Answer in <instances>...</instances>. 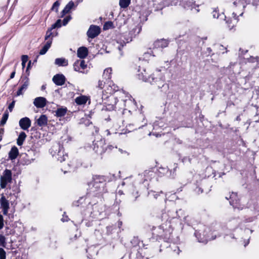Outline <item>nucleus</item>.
<instances>
[{
  "instance_id": "f257e3e1",
  "label": "nucleus",
  "mask_w": 259,
  "mask_h": 259,
  "mask_svg": "<svg viewBox=\"0 0 259 259\" xmlns=\"http://www.w3.org/2000/svg\"><path fill=\"white\" fill-rule=\"evenodd\" d=\"M148 82L151 84H155L158 88H163L162 92H166L168 89V85L165 83V76L161 70L156 69L152 74L148 76Z\"/></svg>"
},
{
  "instance_id": "f03ea898",
  "label": "nucleus",
  "mask_w": 259,
  "mask_h": 259,
  "mask_svg": "<svg viewBox=\"0 0 259 259\" xmlns=\"http://www.w3.org/2000/svg\"><path fill=\"white\" fill-rule=\"evenodd\" d=\"M105 179L104 176L95 175L92 180L88 182L90 191L93 193H101L104 188Z\"/></svg>"
},
{
  "instance_id": "7ed1b4c3",
  "label": "nucleus",
  "mask_w": 259,
  "mask_h": 259,
  "mask_svg": "<svg viewBox=\"0 0 259 259\" xmlns=\"http://www.w3.org/2000/svg\"><path fill=\"white\" fill-rule=\"evenodd\" d=\"M50 151L52 156L61 162L65 161L68 157L67 154L64 153L63 147L59 144L54 145Z\"/></svg>"
},
{
  "instance_id": "20e7f679",
  "label": "nucleus",
  "mask_w": 259,
  "mask_h": 259,
  "mask_svg": "<svg viewBox=\"0 0 259 259\" xmlns=\"http://www.w3.org/2000/svg\"><path fill=\"white\" fill-rule=\"evenodd\" d=\"M12 181V173L11 170L6 169L0 177V186L2 189L6 188L7 185Z\"/></svg>"
},
{
  "instance_id": "39448f33",
  "label": "nucleus",
  "mask_w": 259,
  "mask_h": 259,
  "mask_svg": "<svg viewBox=\"0 0 259 259\" xmlns=\"http://www.w3.org/2000/svg\"><path fill=\"white\" fill-rule=\"evenodd\" d=\"M168 45V41L166 39H161L155 41L153 44V50H151V49H150L148 51H147V52L145 53V58H146L148 55H151L152 56H155V55L154 54L155 52L154 51L155 49H163L164 48L167 47Z\"/></svg>"
},
{
  "instance_id": "423d86ee",
  "label": "nucleus",
  "mask_w": 259,
  "mask_h": 259,
  "mask_svg": "<svg viewBox=\"0 0 259 259\" xmlns=\"http://www.w3.org/2000/svg\"><path fill=\"white\" fill-rule=\"evenodd\" d=\"M112 69L111 68H108L104 70L103 72V78L106 79L107 84H108L109 87H110V89H108L110 92V93H112L113 92H115L118 90V87L113 83V82L109 79L111 78Z\"/></svg>"
},
{
  "instance_id": "0eeeda50",
  "label": "nucleus",
  "mask_w": 259,
  "mask_h": 259,
  "mask_svg": "<svg viewBox=\"0 0 259 259\" xmlns=\"http://www.w3.org/2000/svg\"><path fill=\"white\" fill-rule=\"evenodd\" d=\"M93 150L99 155H102L105 152V141L100 140L94 142Z\"/></svg>"
},
{
  "instance_id": "6e6552de",
  "label": "nucleus",
  "mask_w": 259,
  "mask_h": 259,
  "mask_svg": "<svg viewBox=\"0 0 259 259\" xmlns=\"http://www.w3.org/2000/svg\"><path fill=\"white\" fill-rule=\"evenodd\" d=\"M100 28L96 25H92L87 31V35L89 38H94L100 33Z\"/></svg>"
},
{
  "instance_id": "1a4fd4ad",
  "label": "nucleus",
  "mask_w": 259,
  "mask_h": 259,
  "mask_svg": "<svg viewBox=\"0 0 259 259\" xmlns=\"http://www.w3.org/2000/svg\"><path fill=\"white\" fill-rule=\"evenodd\" d=\"M130 35V33L128 34H125L121 36L119 40L117 41V43L120 44V45L118 47V49L119 51L121 50L122 48L126 43H128L132 40V37Z\"/></svg>"
},
{
  "instance_id": "9d476101",
  "label": "nucleus",
  "mask_w": 259,
  "mask_h": 259,
  "mask_svg": "<svg viewBox=\"0 0 259 259\" xmlns=\"http://www.w3.org/2000/svg\"><path fill=\"white\" fill-rule=\"evenodd\" d=\"M87 67L84 60H77L73 64V69L75 71L84 73L83 71Z\"/></svg>"
},
{
  "instance_id": "9b49d317",
  "label": "nucleus",
  "mask_w": 259,
  "mask_h": 259,
  "mask_svg": "<svg viewBox=\"0 0 259 259\" xmlns=\"http://www.w3.org/2000/svg\"><path fill=\"white\" fill-rule=\"evenodd\" d=\"M137 76L139 79H141L144 81L147 82L148 74L146 68L144 67L139 66L138 70Z\"/></svg>"
},
{
  "instance_id": "f8f14e48",
  "label": "nucleus",
  "mask_w": 259,
  "mask_h": 259,
  "mask_svg": "<svg viewBox=\"0 0 259 259\" xmlns=\"http://www.w3.org/2000/svg\"><path fill=\"white\" fill-rule=\"evenodd\" d=\"M0 204L1 208H2L3 210V214L5 215H8V210L10 208L9 202L3 195L0 199Z\"/></svg>"
},
{
  "instance_id": "ddd939ff",
  "label": "nucleus",
  "mask_w": 259,
  "mask_h": 259,
  "mask_svg": "<svg viewBox=\"0 0 259 259\" xmlns=\"http://www.w3.org/2000/svg\"><path fill=\"white\" fill-rule=\"evenodd\" d=\"M61 27V20L58 19L57 21L53 24L51 27L48 28V30L46 32V34L45 36V39H48V38H50L52 36H54L53 33L52 32V30L56 28H60Z\"/></svg>"
},
{
  "instance_id": "4468645a",
  "label": "nucleus",
  "mask_w": 259,
  "mask_h": 259,
  "mask_svg": "<svg viewBox=\"0 0 259 259\" xmlns=\"http://www.w3.org/2000/svg\"><path fill=\"white\" fill-rule=\"evenodd\" d=\"M31 120L27 117L21 118L19 122V126L23 130H28L31 126Z\"/></svg>"
},
{
  "instance_id": "2eb2a0df",
  "label": "nucleus",
  "mask_w": 259,
  "mask_h": 259,
  "mask_svg": "<svg viewBox=\"0 0 259 259\" xmlns=\"http://www.w3.org/2000/svg\"><path fill=\"white\" fill-rule=\"evenodd\" d=\"M53 81L57 85H62L65 83L66 78L62 74H57L53 77Z\"/></svg>"
},
{
  "instance_id": "dca6fc26",
  "label": "nucleus",
  "mask_w": 259,
  "mask_h": 259,
  "mask_svg": "<svg viewBox=\"0 0 259 259\" xmlns=\"http://www.w3.org/2000/svg\"><path fill=\"white\" fill-rule=\"evenodd\" d=\"M248 3V0H233V7L243 10Z\"/></svg>"
},
{
  "instance_id": "f3484780",
  "label": "nucleus",
  "mask_w": 259,
  "mask_h": 259,
  "mask_svg": "<svg viewBox=\"0 0 259 259\" xmlns=\"http://www.w3.org/2000/svg\"><path fill=\"white\" fill-rule=\"evenodd\" d=\"M47 100L44 97H37L33 101V104L37 108H44L46 105Z\"/></svg>"
},
{
  "instance_id": "a211bd4d",
  "label": "nucleus",
  "mask_w": 259,
  "mask_h": 259,
  "mask_svg": "<svg viewBox=\"0 0 259 259\" xmlns=\"http://www.w3.org/2000/svg\"><path fill=\"white\" fill-rule=\"evenodd\" d=\"M54 36H52L50 38H48V39H45L47 40L46 44L42 47V48L39 51V54L41 55L45 54L48 51L49 49L51 47V44L52 43V39Z\"/></svg>"
},
{
  "instance_id": "6ab92c4d",
  "label": "nucleus",
  "mask_w": 259,
  "mask_h": 259,
  "mask_svg": "<svg viewBox=\"0 0 259 259\" xmlns=\"http://www.w3.org/2000/svg\"><path fill=\"white\" fill-rule=\"evenodd\" d=\"M88 54V49L84 47H80L77 51V57L81 59L85 58Z\"/></svg>"
},
{
  "instance_id": "aec40b11",
  "label": "nucleus",
  "mask_w": 259,
  "mask_h": 259,
  "mask_svg": "<svg viewBox=\"0 0 259 259\" xmlns=\"http://www.w3.org/2000/svg\"><path fill=\"white\" fill-rule=\"evenodd\" d=\"M227 199H229V198L226 197ZM237 194L234 193H232L229 197V199H230V204L232 205L235 208H239L238 206V202L237 200Z\"/></svg>"
},
{
  "instance_id": "412c9836",
  "label": "nucleus",
  "mask_w": 259,
  "mask_h": 259,
  "mask_svg": "<svg viewBox=\"0 0 259 259\" xmlns=\"http://www.w3.org/2000/svg\"><path fill=\"white\" fill-rule=\"evenodd\" d=\"M212 15L213 18L219 19L224 20L226 18V16L223 13H220L218 8H213L212 12Z\"/></svg>"
},
{
  "instance_id": "4be33fe9",
  "label": "nucleus",
  "mask_w": 259,
  "mask_h": 259,
  "mask_svg": "<svg viewBox=\"0 0 259 259\" xmlns=\"http://www.w3.org/2000/svg\"><path fill=\"white\" fill-rule=\"evenodd\" d=\"M19 154V151L16 146H13L9 153V158L13 160L15 159Z\"/></svg>"
},
{
  "instance_id": "5701e85b",
  "label": "nucleus",
  "mask_w": 259,
  "mask_h": 259,
  "mask_svg": "<svg viewBox=\"0 0 259 259\" xmlns=\"http://www.w3.org/2000/svg\"><path fill=\"white\" fill-rule=\"evenodd\" d=\"M29 79L28 78L25 77V80L23 82V84L22 86L19 88V89L18 90L17 92V95L20 96L21 95L23 94V91L26 90L29 85Z\"/></svg>"
},
{
  "instance_id": "b1692460",
  "label": "nucleus",
  "mask_w": 259,
  "mask_h": 259,
  "mask_svg": "<svg viewBox=\"0 0 259 259\" xmlns=\"http://www.w3.org/2000/svg\"><path fill=\"white\" fill-rule=\"evenodd\" d=\"M36 123L39 126H44L47 124L48 118L46 115L42 114L37 120Z\"/></svg>"
},
{
  "instance_id": "393cba45",
  "label": "nucleus",
  "mask_w": 259,
  "mask_h": 259,
  "mask_svg": "<svg viewBox=\"0 0 259 259\" xmlns=\"http://www.w3.org/2000/svg\"><path fill=\"white\" fill-rule=\"evenodd\" d=\"M74 6V3L72 1L69 2L61 12V17L68 13Z\"/></svg>"
},
{
  "instance_id": "a878e982",
  "label": "nucleus",
  "mask_w": 259,
  "mask_h": 259,
  "mask_svg": "<svg viewBox=\"0 0 259 259\" xmlns=\"http://www.w3.org/2000/svg\"><path fill=\"white\" fill-rule=\"evenodd\" d=\"M55 63L59 66H66L68 65V60L63 58H57Z\"/></svg>"
},
{
  "instance_id": "bb28decb",
  "label": "nucleus",
  "mask_w": 259,
  "mask_h": 259,
  "mask_svg": "<svg viewBox=\"0 0 259 259\" xmlns=\"http://www.w3.org/2000/svg\"><path fill=\"white\" fill-rule=\"evenodd\" d=\"M26 134L22 132L20 133L17 139V144L18 146H22L23 144L24 141H25L26 138Z\"/></svg>"
},
{
  "instance_id": "cd10ccee",
  "label": "nucleus",
  "mask_w": 259,
  "mask_h": 259,
  "mask_svg": "<svg viewBox=\"0 0 259 259\" xmlns=\"http://www.w3.org/2000/svg\"><path fill=\"white\" fill-rule=\"evenodd\" d=\"M67 108H59L57 109L55 111V115L58 117H61L64 116L67 112Z\"/></svg>"
},
{
  "instance_id": "c85d7f7f",
  "label": "nucleus",
  "mask_w": 259,
  "mask_h": 259,
  "mask_svg": "<svg viewBox=\"0 0 259 259\" xmlns=\"http://www.w3.org/2000/svg\"><path fill=\"white\" fill-rule=\"evenodd\" d=\"M87 98L84 96H81L75 99V102L78 105H83L87 103Z\"/></svg>"
},
{
  "instance_id": "c756f323",
  "label": "nucleus",
  "mask_w": 259,
  "mask_h": 259,
  "mask_svg": "<svg viewBox=\"0 0 259 259\" xmlns=\"http://www.w3.org/2000/svg\"><path fill=\"white\" fill-rule=\"evenodd\" d=\"M8 117H9V113H8V111L6 110L5 112V113H4L2 118V120L1 121V123H0L1 126H3L6 124Z\"/></svg>"
},
{
  "instance_id": "7c9ffc66",
  "label": "nucleus",
  "mask_w": 259,
  "mask_h": 259,
  "mask_svg": "<svg viewBox=\"0 0 259 259\" xmlns=\"http://www.w3.org/2000/svg\"><path fill=\"white\" fill-rule=\"evenodd\" d=\"M131 2V0H119V6L121 8H127Z\"/></svg>"
},
{
  "instance_id": "2f4dec72",
  "label": "nucleus",
  "mask_w": 259,
  "mask_h": 259,
  "mask_svg": "<svg viewBox=\"0 0 259 259\" xmlns=\"http://www.w3.org/2000/svg\"><path fill=\"white\" fill-rule=\"evenodd\" d=\"M60 3H59V1H57L55 2L51 8V10L54 11L56 12H57L58 11V8L60 6Z\"/></svg>"
},
{
  "instance_id": "473e14b6",
  "label": "nucleus",
  "mask_w": 259,
  "mask_h": 259,
  "mask_svg": "<svg viewBox=\"0 0 259 259\" xmlns=\"http://www.w3.org/2000/svg\"><path fill=\"white\" fill-rule=\"evenodd\" d=\"M113 22L111 21L106 22L103 26V29L107 30L113 27Z\"/></svg>"
},
{
  "instance_id": "72a5a7b5",
  "label": "nucleus",
  "mask_w": 259,
  "mask_h": 259,
  "mask_svg": "<svg viewBox=\"0 0 259 259\" xmlns=\"http://www.w3.org/2000/svg\"><path fill=\"white\" fill-rule=\"evenodd\" d=\"M0 246L4 247L6 246V238L2 234H0Z\"/></svg>"
},
{
  "instance_id": "f704fd0d",
  "label": "nucleus",
  "mask_w": 259,
  "mask_h": 259,
  "mask_svg": "<svg viewBox=\"0 0 259 259\" xmlns=\"http://www.w3.org/2000/svg\"><path fill=\"white\" fill-rule=\"evenodd\" d=\"M28 61V56L27 55L22 56V66L24 68L25 66V64Z\"/></svg>"
},
{
  "instance_id": "c9c22d12",
  "label": "nucleus",
  "mask_w": 259,
  "mask_h": 259,
  "mask_svg": "<svg viewBox=\"0 0 259 259\" xmlns=\"http://www.w3.org/2000/svg\"><path fill=\"white\" fill-rule=\"evenodd\" d=\"M6 251L2 248H0V259H6Z\"/></svg>"
},
{
  "instance_id": "e433bc0d",
  "label": "nucleus",
  "mask_w": 259,
  "mask_h": 259,
  "mask_svg": "<svg viewBox=\"0 0 259 259\" xmlns=\"http://www.w3.org/2000/svg\"><path fill=\"white\" fill-rule=\"evenodd\" d=\"M71 19V17L70 16H68L66 17L63 20V21H62L63 25L64 26L66 25L68 23V22Z\"/></svg>"
},
{
  "instance_id": "4c0bfd02",
  "label": "nucleus",
  "mask_w": 259,
  "mask_h": 259,
  "mask_svg": "<svg viewBox=\"0 0 259 259\" xmlns=\"http://www.w3.org/2000/svg\"><path fill=\"white\" fill-rule=\"evenodd\" d=\"M106 83L103 80H99L98 82V87L100 89H102Z\"/></svg>"
},
{
  "instance_id": "58836bf2",
  "label": "nucleus",
  "mask_w": 259,
  "mask_h": 259,
  "mask_svg": "<svg viewBox=\"0 0 259 259\" xmlns=\"http://www.w3.org/2000/svg\"><path fill=\"white\" fill-rule=\"evenodd\" d=\"M4 226L3 216L0 214V230L2 229Z\"/></svg>"
},
{
  "instance_id": "ea45409f",
  "label": "nucleus",
  "mask_w": 259,
  "mask_h": 259,
  "mask_svg": "<svg viewBox=\"0 0 259 259\" xmlns=\"http://www.w3.org/2000/svg\"><path fill=\"white\" fill-rule=\"evenodd\" d=\"M195 235H196V237L198 239V240L199 242H202V243H206L207 242V239H201V238H199L198 237V233H195Z\"/></svg>"
},
{
  "instance_id": "a19ab883",
  "label": "nucleus",
  "mask_w": 259,
  "mask_h": 259,
  "mask_svg": "<svg viewBox=\"0 0 259 259\" xmlns=\"http://www.w3.org/2000/svg\"><path fill=\"white\" fill-rule=\"evenodd\" d=\"M15 101L14 100L10 104L8 107V109L9 110L10 112H12L14 106H15Z\"/></svg>"
},
{
  "instance_id": "79ce46f5",
  "label": "nucleus",
  "mask_w": 259,
  "mask_h": 259,
  "mask_svg": "<svg viewBox=\"0 0 259 259\" xmlns=\"http://www.w3.org/2000/svg\"><path fill=\"white\" fill-rule=\"evenodd\" d=\"M80 236V235L79 234V235H78L77 234H74L73 237H70V241L69 242V243H70V242H72L73 241H74V240H76L77 238Z\"/></svg>"
},
{
  "instance_id": "37998d69",
  "label": "nucleus",
  "mask_w": 259,
  "mask_h": 259,
  "mask_svg": "<svg viewBox=\"0 0 259 259\" xmlns=\"http://www.w3.org/2000/svg\"><path fill=\"white\" fill-rule=\"evenodd\" d=\"M113 148V147L112 145H109L108 146H105V151L109 150L111 151Z\"/></svg>"
},
{
  "instance_id": "c03bdc74",
  "label": "nucleus",
  "mask_w": 259,
  "mask_h": 259,
  "mask_svg": "<svg viewBox=\"0 0 259 259\" xmlns=\"http://www.w3.org/2000/svg\"><path fill=\"white\" fill-rule=\"evenodd\" d=\"M259 3V0H252V2H251L253 6H257V4Z\"/></svg>"
},
{
  "instance_id": "a18cd8bd",
  "label": "nucleus",
  "mask_w": 259,
  "mask_h": 259,
  "mask_svg": "<svg viewBox=\"0 0 259 259\" xmlns=\"http://www.w3.org/2000/svg\"><path fill=\"white\" fill-rule=\"evenodd\" d=\"M152 194L154 197L155 198H157V196H158V194H155V192H151V193H149V194L150 195V194Z\"/></svg>"
},
{
  "instance_id": "49530a36",
  "label": "nucleus",
  "mask_w": 259,
  "mask_h": 259,
  "mask_svg": "<svg viewBox=\"0 0 259 259\" xmlns=\"http://www.w3.org/2000/svg\"><path fill=\"white\" fill-rule=\"evenodd\" d=\"M4 134V128H0V136L3 137Z\"/></svg>"
},
{
  "instance_id": "de8ad7c7",
  "label": "nucleus",
  "mask_w": 259,
  "mask_h": 259,
  "mask_svg": "<svg viewBox=\"0 0 259 259\" xmlns=\"http://www.w3.org/2000/svg\"><path fill=\"white\" fill-rule=\"evenodd\" d=\"M15 70H14V71H13L11 73V74L10 75V78L11 79L13 78L14 77V76H15Z\"/></svg>"
},
{
  "instance_id": "09e8293b",
  "label": "nucleus",
  "mask_w": 259,
  "mask_h": 259,
  "mask_svg": "<svg viewBox=\"0 0 259 259\" xmlns=\"http://www.w3.org/2000/svg\"><path fill=\"white\" fill-rule=\"evenodd\" d=\"M232 15H233V18H234L233 20H234V21H236V22H237V19H236V16H237V14H236V13H235V12H233V14H232Z\"/></svg>"
},
{
  "instance_id": "8fccbe9b",
  "label": "nucleus",
  "mask_w": 259,
  "mask_h": 259,
  "mask_svg": "<svg viewBox=\"0 0 259 259\" xmlns=\"http://www.w3.org/2000/svg\"><path fill=\"white\" fill-rule=\"evenodd\" d=\"M174 251L175 252H176V253L177 254H179V253H180V249H179V247H177V249H174Z\"/></svg>"
},
{
  "instance_id": "3c124183",
  "label": "nucleus",
  "mask_w": 259,
  "mask_h": 259,
  "mask_svg": "<svg viewBox=\"0 0 259 259\" xmlns=\"http://www.w3.org/2000/svg\"><path fill=\"white\" fill-rule=\"evenodd\" d=\"M182 211V210L181 209H180L179 211H177V216L179 218L181 217L180 215V213Z\"/></svg>"
},
{
  "instance_id": "603ef678",
  "label": "nucleus",
  "mask_w": 259,
  "mask_h": 259,
  "mask_svg": "<svg viewBox=\"0 0 259 259\" xmlns=\"http://www.w3.org/2000/svg\"><path fill=\"white\" fill-rule=\"evenodd\" d=\"M149 172H150L149 171H147V170L145 171V172H144V176H145L146 174H148Z\"/></svg>"
},
{
  "instance_id": "864d4df0",
  "label": "nucleus",
  "mask_w": 259,
  "mask_h": 259,
  "mask_svg": "<svg viewBox=\"0 0 259 259\" xmlns=\"http://www.w3.org/2000/svg\"><path fill=\"white\" fill-rule=\"evenodd\" d=\"M236 120H237V121H240L241 120L240 119V117L239 116H238L236 118Z\"/></svg>"
},
{
  "instance_id": "5fc2aeb1",
  "label": "nucleus",
  "mask_w": 259,
  "mask_h": 259,
  "mask_svg": "<svg viewBox=\"0 0 259 259\" xmlns=\"http://www.w3.org/2000/svg\"><path fill=\"white\" fill-rule=\"evenodd\" d=\"M220 49L221 50H223L224 49L223 46H222V45H220Z\"/></svg>"
},
{
  "instance_id": "6e6d98bb",
  "label": "nucleus",
  "mask_w": 259,
  "mask_h": 259,
  "mask_svg": "<svg viewBox=\"0 0 259 259\" xmlns=\"http://www.w3.org/2000/svg\"><path fill=\"white\" fill-rule=\"evenodd\" d=\"M207 51H208L209 53H210V52H211V49H210V48H207Z\"/></svg>"
},
{
  "instance_id": "4d7b16f0",
  "label": "nucleus",
  "mask_w": 259,
  "mask_h": 259,
  "mask_svg": "<svg viewBox=\"0 0 259 259\" xmlns=\"http://www.w3.org/2000/svg\"><path fill=\"white\" fill-rule=\"evenodd\" d=\"M30 61L29 62V63H28V64L27 69H28V68L30 67Z\"/></svg>"
},
{
  "instance_id": "13d9d810",
  "label": "nucleus",
  "mask_w": 259,
  "mask_h": 259,
  "mask_svg": "<svg viewBox=\"0 0 259 259\" xmlns=\"http://www.w3.org/2000/svg\"><path fill=\"white\" fill-rule=\"evenodd\" d=\"M249 243V240L247 241V243H245L244 246L245 247Z\"/></svg>"
},
{
  "instance_id": "bf43d9fd",
  "label": "nucleus",
  "mask_w": 259,
  "mask_h": 259,
  "mask_svg": "<svg viewBox=\"0 0 259 259\" xmlns=\"http://www.w3.org/2000/svg\"><path fill=\"white\" fill-rule=\"evenodd\" d=\"M122 225V222H118V225L119 226H121Z\"/></svg>"
},
{
  "instance_id": "052dcab7",
  "label": "nucleus",
  "mask_w": 259,
  "mask_h": 259,
  "mask_svg": "<svg viewBox=\"0 0 259 259\" xmlns=\"http://www.w3.org/2000/svg\"><path fill=\"white\" fill-rule=\"evenodd\" d=\"M184 8H188V7H189V6H187V5H186V6H184Z\"/></svg>"
},
{
  "instance_id": "680f3d73",
  "label": "nucleus",
  "mask_w": 259,
  "mask_h": 259,
  "mask_svg": "<svg viewBox=\"0 0 259 259\" xmlns=\"http://www.w3.org/2000/svg\"><path fill=\"white\" fill-rule=\"evenodd\" d=\"M3 137L0 136V142L2 141Z\"/></svg>"
},
{
  "instance_id": "e2e57ef3",
  "label": "nucleus",
  "mask_w": 259,
  "mask_h": 259,
  "mask_svg": "<svg viewBox=\"0 0 259 259\" xmlns=\"http://www.w3.org/2000/svg\"><path fill=\"white\" fill-rule=\"evenodd\" d=\"M243 12H241V13L239 14L240 16H242V14H243Z\"/></svg>"
},
{
  "instance_id": "0e129e2a",
  "label": "nucleus",
  "mask_w": 259,
  "mask_h": 259,
  "mask_svg": "<svg viewBox=\"0 0 259 259\" xmlns=\"http://www.w3.org/2000/svg\"><path fill=\"white\" fill-rule=\"evenodd\" d=\"M62 221H63V222H64V221H67L66 220H65V219H62Z\"/></svg>"
},
{
  "instance_id": "69168bd1",
  "label": "nucleus",
  "mask_w": 259,
  "mask_h": 259,
  "mask_svg": "<svg viewBox=\"0 0 259 259\" xmlns=\"http://www.w3.org/2000/svg\"><path fill=\"white\" fill-rule=\"evenodd\" d=\"M226 23H227L228 24H229V21H226Z\"/></svg>"
},
{
  "instance_id": "338daca9",
  "label": "nucleus",
  "mask_w": 259,
  "mask_h": 259,
  "mask_svg": "<svg viewBox=\"0 0 259 259\" xmlns=\"http://www.w3.org/2000/svg\"><path fill=\"white\" fill-rule=\"evenodd\" d=\"M146 259H148L147 258H146Z\"/></svg>"
}]
</instances>
